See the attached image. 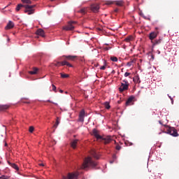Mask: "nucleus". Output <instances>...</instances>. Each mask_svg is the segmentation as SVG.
<instances>
[{
	"instance_id": "f257e3e1",
	"label": "nucleus",
	"mask_w": 179,
	"mask_h": 179,
	"mask_svg": "<svg viewBox=\"0 0 179 179\" xmlns=\"http://www.w3.org/2000/svg\"><path fill=\"white\" fill-rule=\"evenodd\" d=\"M92 135L96 138V139H101V142H103L105 145H107L113 141V138H111V136H101L99 134V131L97 129H94L92 130Z\"/></svg>"
},
{
	"instance_id": "f03ea898",
	"label": "nucleus",
	"mask_w": 179,
	"mask_h": 179,
	"mask_svg": "<svg viewBox=\"0 0 179 179\" xmlns=\"http://www.w3.org/2000/svg\"><path fill=\"white\" fill-rule=\"evenodd\" d=\"M89 167L91 169L97 167V162L94 161L91 157H87L85 159L81 169H88Z\"/></svg>"
},
{
	"instance_id": "7ed1b4c3",
	"label": "nucleus",
	"mask_w": 179,
	"mask_h": 179,
	"mask_svg": "<svg viewBox=\"0 0 179 179\" xmlns=\"http://www.w3.org/2000/svg\"><path fill=\"white\" fill-rule=\"evenodd\" d=\"M36 6L33 5V6H29L28 4L26 5H23V4H18L15 8V10H17V12H19V10H20L21 8H24V13H27V15H33V13H34V9H33V8H35Z\"/></svg>"
},
{
	"instance_id": "20e7f679",
	"label": "nucleus",
	"mask_w": 179,
	"mask_h": 179,
	"mask_svg": "<svg viewBox=\"0 0 179 179\" xmlns=\"http://www.w3.org/2000/svg\"><path fill=\"white\" fill-rule=\"evenodd\" d=\"M129 87V83H128V80H123L120 87H119V92H120V93H122V92H125V90H128Z\"/></svg>"
},
{
	"instance_id": "39448f33",
	"label": "nucleus",
	"mask_w": 179,
	"mask_h": 179,
	"mask_svg": "<svg viewBox=\"0 0 179 179\" xmlns=\"http://www.w3.org/2000/svg\"><path fill=\"white\" fill-rule=\"evenodd\" d=\"M79 173L78 172L69 173L66 176H63V179H78Z\"/></svg>"
},
{
	"instance_id": "423d86ee",
	"label": "nucleus",
	"mask_w": 179,
	"mask_h": 179,
	"mask_svg": "<svg viewBox=\"0 0 179 179\" xmlns=\"http://www.w3.org/2000/svg\"><path fill=\"white\" fill-rule=\"evenodd\" d=\"M75 24H76V22L75 21H70L68 23V25L66 27H64V30H66V31L69 30H73L75 29Z\"/></svg>"
},
{
	"instance_id": "0eeeda50",
	"label": "nucleus",
	"mask_w": 179,
	"mask_h": 179,
	"mask_svg": "<svg viewBox=\"0 0 179 179\" xmlns=\"http://www.w3.org/2000/svg\"><path fill=\"white\" fill-rule=\"evenodd\" d=\"M167 134H169V135H171L172 136H178V133L177 132V129L174 128L168 129Z\"/></svg>"
},
{
	"instance_id": "6e6552de",
	"label": "nucleus",
	"mask_w": 179,
	"mask_h": 179,
	"mask_svg": "<svg viewBox=\"0 0 179 179\" xmlns=\"http://www.w3.org/2000/svg\"><path fill=\"white\" fill-rule=\"evenodd\" d=\"M90 8L92 11H93L94 13H97L100 9V6L99 4H92Z\"/></svg>"
},
{
	"instance_id": "1a4fd4ad",
	"label": "nucleus",
	"mask_w": 179,
	"mask_h": 179,
	"mask_svg": "<svg viewBox=\"0 0 179 179\" xmlns=\"http://www.w3.org/2000/svg\"><path fill=\"white\" fill-rule=\"evenodd\" d=\"M85 110H82L80 113H79V118H78V121H80V122H83L85 121Z\"/></svg>"
},
{
	"instance_id": "9d476101",
	"label": "nucleus",
	"mask_w": 179,
	"mask_h": 179,
	"mask_svg": "<svg viewBox=\"0 0 179 179\" xmlns=\"http://www.w3.org/2000/svg\"><path fill=\"white\" fill-rule=\"evenodd\" d=\"M15 27V24L12 21H9L7 25L6 26V30H10V29H13Z\"/></svg>"
},
{
	"instance_id": "9b49d317",
	"label": "nucleus",
	"mask_w": 179,
	"mask_h": 179,
	"mask_svg": "<svg viewBox=\"0 0 179 179\" xmlns=\"http://www.w3.org/2000/svg\"><path fill=\"white\" fill-rule=\"evenodd\" d=\"M157 34H159V32H151L149 35L150 40L153 41L156 37H157Z\"/></svg>"
},
{
	"instance_id": "f8f14e48",
	"label": "nucleus",
	"mask_w": 179,
	"mask_h": 179,
	"mask_svg": "<svg viewBox=\"0 0 179 179\" xmlns=\"http://www.w3.org/2000/svg\"><path fill=\"white\" fill-rule=\"evenodd\" d=\"M10 108V105H0V111H6V110H9Z\"/></svg>"
},
{
	"instance_id": "ddd939ff",
	"label": "nucleus",
	"mask_w": 179,
	"mask_h": 179,
	"mask_svg": "<svg viewBox=\"0 0 179 179\" xmlns=\"http://www.w3.org/2000/svg\"><path fill=\"white\" fill-rule=\"evenodd\" d=\"M60 65H62V66H65V65H66L69 68H72V66H73L72 64H71V63L68 62V61H66V60L61 62Z\"/></svg>"
},
{
	"instance_id": "4468645a",
	"label": "nucleus",
	"mask_w": 179,
	"mask_h": 179,
	"mask_svg": "<svg viewBox=\"0 0 179 179\" xmlns=\"http://www.w3.org/2000/svg\"><path fill=\"white\" fill-rule=\"evenodd\" d=\"M63 58H65L67 59V61H73L74 59H76L78 58L77 56H72V55H68V56H63Z\"/></svg>"
},
{
	"instance_id": "2eb2a0df",
	"label": "nucleus",
	"mask_w": 179,
	"mask_h": 179,
	"mask_svg": "<svg viewBox=\"0 0 179 179\" xmlns=\"http://www.w3.org/2000/svg\"><path fill=\"white\" fill-rule=\"evenodd\" d=\"M78 142H79V140L76 139L71 141V146L73 149H76V145H78Z\"/></svg>"
},
{
	"instance_id": "dca6fc26",
	"label": "nucleus",
	"mask_w": 179,
	"mask_h": 179,
	"mask_svg": "<svg viewBox=\"0 0 179 179\" xmlns=\"http://www.w3.org/2000/svg\"><path fill=\"white\" fill-rule=\"evenodd\" d=\"M36 34L38 35V36H41V37H44V30H43L42 29H38Z\"/></svg>"
},
{
	"instance_id": "f3484780",
	"label": "nucleus",
	"mask_w": 179,
	"mask_h": 179,
	"mask_svg": "<svg viewBox=\"0 0 179 179\" xmlns=\"http://www.w3.org/2000/svg\"><path fill=\"white\" fill-rule=\"evenodd\" d=\"M135 99V97L134 96H130L126 101V106H130L131 103H132V101H134V99Z\"/></svg>"
},
{
	"instance_id": "a211bd4d",
	"label": "nucleus",
	"mask_w": 179,
	"mask_h": 179,
	"mask_svg": "<svg viewBox=\"0 0 179 179\" xmlns=\"http://www.w3.org/2000/svg\"><path fill=\"white\" fill-rule=\"evenodd\" d=\"M90 155H92L93 157H94V159H99V155L96 153V150H91Z\"/></svg>"
},
{
	"instance_id": "6ab92c4d",
	"label": "nucleus",
	"mask_w": 179,
	"mask_h": 179,
	"mask_svg": "<svg viewBox=\"0 0 179 179\" xmlns=\"http://www.w3.org/2000/svg\"><path fill=\"white\" fill-rule=\"evenodd\" d=\"M8 164H9L13 169H15V170H17V171H18V170H19V166H17V165H16V164L10 163V162H8Z\"/></svg>"
},
{
	"instance_id": "aec40b11",
	"label": "nucleus",
	"mask_w": 179,
	"mask_h": 179,
	"mask_svg": "<svg viewBox=\"0 0 179 179\" xmlns=\"http://www.w3.org/2000/svg\"><path fill=\"white\" fill-rule=\"evenodd\" d=\"M37 72H38V69L34 68L33 71H29L30 75H37Z\"/></svg>"
},
{
	"instance_id": "412c9836",
	"label": "nucleus",
	"mask_w": 179,
	"mask_h": 179,
	"mask_svg": "<svg viewBox=\"0 0 179 179\" xmlns=\"http://www.w3.org/2000/svg\"><path fill=\"white\" fill-rule=\"evenodd\" d=\"M162 41H163V39H162V38H159L158 40L155 41L153 43V45H157L159 44H161Z\"/></svg>"
},
{
	"instance_id": "4be33fe9",
	"label": "nucleus",
	"mask_w": 179,
	"mask_h": 179,
	"mask_svg": "<svg viewBox=\"0 0 179 179\" xmlns=\"http://www.w3.org/2000/svg\"><path fill=\"white\" fill-rule=\"evenodd\" d=\"M114 3H115V5H117V6H122V5H124V1H114Z\"/></svg>"
},
{
	"instance_id": "5701e85b",
	"label": "nucleus",
	"mask_w": 179,
	"mask_h": 179,
	"mask_svg": "<svg viewBox=\"0 0 179 179\" xmlns=\"http://www.w3.org/2000/svg\"><path fill=\"white\" fill-rule=\"evenodd\" d=\"M133 80L134 83H141V79L139 78V76H136Z\"/></svg>"
},
{
	"instance_id": "b1692460",
	"label": "nucleus",
	"mask_w": 179,
	"mask_h": 179,
	"mask_svg": "<svg viewBox=\"0 0 179 179\" xmlns=\"http://www.w3.org/2000/svg\"><path fill=\"white\" fill-rule=\"evenodd\" d=\"M59 121H61L59 117H57L56 122L54 124V128H57V127H58V125H59Z\"/></svg>"
},
{
	"instance_id": "393cba45",
	"label": "nucleus",
	"mask_w": 179,
	"mask_h": 179,
	"mask_svg": "<svg viewBox=\"0 0 179 179\" xmlns=\"http://www.w3.org/2000/svg\"><path fill=\"white\" fill-rule=\"evenodd\" d=\"M114 3V1L111 0H108L105 1V5H113Z\"/></svg>"
},
{
	"instance_id": "a878e982",
	"label": "nucleus",
	"mask_w": 179,
	"mask_h": 179,
	"mask_svg": "<svg viewBox=\"0 0 179 179\" xmlns=\"http://www.w3.org/2000/svg\"><path fill=\"white\" fill-rule=\"evenodd\" d=\"M104 106H105V108H106L107 110H110V103H108V102H105V103H104Z\"/></svg>"
},
{
	"instance_id": "bb28decb",
	"label": "nucleus",
	"mask_w": 179,
	"mask_h": 179,
	"mask_svg": "<svg viewBox=\"0 0 179 179\" xmlns=\"http://www.w3.org/2000/svg\"><path fill=\"white\" fill-rule=\"evenodd\" d=\"M60 75H61V78H62L63 79H65L66 78H69V74L60 73Z\"/></svg>"
},
{
	"instance_id": "cd10ccee",
	"label": "nucleus",
	"mask_w": 179,
	"mask_h": 179,
	"mask_svg": "<svg viewBox=\"0 0 179 179\" xmlns=\"http://www.w3.org/2000/svg\"><path fill=\"white\" fill-rule=\"evenodd\" d=\"M0 179H10V176L3 175L0 177Z\"/></svg>"
},
{
	"instance_id": "c85d7f7f",
	"label": "nucleus",
	"mask_w": 179,
	"mask_h": 179,
	"mask_svg": "<svg viewBox=\"0 0 179 179\" xmlns=\"http://www.w3.org/2000/svg\"><path fill=\"white\" fill-rule=\"evenodd\" d=\"M110 59L113 62H117L118 61V58H117L116 57H110Z\"/></svg>"
},
{
	"instance_id": "c756f323",
	"label": "nucleus",
	"mask_w": 179,
	"mask_h": 179,
	"mask_svg": "<svg viewBox=\"0 0 179 179\" xmlns=\"http://www.w3.org/2000/svg\"><path fill=\"white\" fill-rule=\"evenodd\" d=\"M22 2H23V3H29V4L31 3V1L30 0H22Z\"/></svg>"
},
{
	"instance_id": "7c9ffc66",
	"label": "nucleus",
	"mask_w": 179,
	"mask_h": 179,
	"mask_svg": "<svg viewBox=\"0 0 179 179\" xmlns=\"http://www.w3.org/2000/svg\"><path fill=\"white\" fill-rule=\"evenodd\" d=\"M131 40H132L131 36L130 37H127L124 39L125 41H127V43H129L131 41Z\"/></svg>"
},
{
	"instance_id": "2f4dec72",
	"label": "nucleus",
	"mask_w": 179,
	"mask_h": 179,
	"mask_svg": "<svg viewBox=\"0 0 179 179\" xmlns=\"http://www.w3.org/2000/svg\"><path fill=\"white\" fill-rule=\"evenodd\" d=\"M79 12H80V13L85 15V13H86V9L82 8Z\"/></svg>"
},
{
	"instance_id": "473e14b6",
	"label": "nucleus",
	"mask_w": 179,
	"mask_h": 179,
	"mask_svg": "<svg viewBox=\"0 0 179 179\" xmlns=\"http://www.w3.org/2000/svg\"><path fill=\"white\" fill-rule=\"evenodd\" d=\"M133 63H134V62L131 61V62H127V66H131Z\"/></svg>"
},
{
	"instance_id": "72a5a7b5",
	"label": "nucleus",
	"mask_w": 179,
	"mask_h": 179,
	"mask_svg": "<svg viewBox=\"0 0 179 179\" xmlns=\"http://www.w3.org/2000/svg\"><path fill=\"white\" fill-rule=\"evenodd\" d=\"M52 91H53V92H56V90H57V87H55V86L54 85V84L52 85Z\"/></svg>"
},
{
	"instance_id": "f704fd0d",
	"label": "nucleus",
	"mask_w": 179,
	"mask_h": 179,
	"mask_svg": "<svg viewBox=\"0 0 179 179\" xmlns=\"http://www.w3.org/2000/svg\"><path fill=\"white\" fill-rule=\"evenodd\" d=\"M116 150H121V147L120 145H116V148H115Z\"/></svg>"
},
{
	"instance_id": "c9c22d12",
	"label": "nucleus",
	"mask_w": 179,
	"mask_h": 179,
	"mask_svg": "<svg viewBox=\"0 0 179 179\" xmlns=\"http://www.w3.org/2000/svg\"><path fill=\"white\" fill-rule=\"evenodd\" d=\"M33 131H34V127H29V132H33Z\"/></svg>"
},
{
	"instance_id": "e433bc0d",
	"label": "nucleus",
	"mask_w": 179,
	"mask_h": 179,
	"mask_svg": "<svg viewBox=\"0 0 179 179\" xmlns=\"http://www.w3.org/2000/svg\"><path fill=\"white\" fill-rule=\"evenodd\" d=\"M61 65V62H58L56 64H55V66H59Z\"/></svg>"
},
{
	"instance_id": "4c0bfd02",
	"label": "nucleus",
	"mask_w": 179,
	"mask_h": 179,
	"mask_svg": "<svg viewBox=\"0 0 179 179\" xmlns=\"http://www.w3.org/2000/svg\"><path fill=\"white\" fill-rule=\"evenodd\" d=\"M129 75H131V73L126 72V73H124L125 78L129 76Z\"/></svg>"
},
{
	"instance_id": "58836bf2",
	"label": "nucleus",
	"mask_w": 179,
	"mask_h": 179,
	"mask_svg": "<svg viewBox=\"0 0 179 179\" xmlns=\"http://www.w3.org/2000/svg\"><path fill=\"white\" fill-rule=\"evenodd\" d=\"M100 69H101V71H104V70L106 69V65L101 66V67H100Z\"/></svg>"
},
{
	"instance_id": "ea45409f",
	"label": "nucleus",
	"mask_w": 179,
	"mask_h": 179,
	"mask_svg": "<svg viewBox=\"0 0 179 179\" xmlns=\"http://www.w3.org/2000/svg\"><path fill=\"white\" fill-rule=\"evenodd\" d=\"M143 17L146 20H150V18H148V17L143 15Z\"/></svg>"
},
{
	"instance_id": "a19ab883",
	"label": "nucleus",
	"mask_w": 179,
	"mask_h": 179,
	"mask_svg": "<svg viewBox=\"0 0 179 179\" xmlns=\"http://www.w3.org/2000/svg\"><path fill=\"white\" fill-rule=\"evenodd\" d=\"M169 99L171 100V103H172V104H173V103H174V100L173 99V98H171V96H169Z\"/></svg>"
},
{
	"instance_id": "79ce46f5",
	"label": "nucleus",
	"mask_w": 179,
	"mask_h": 179,
	"mask_svg": "<svg viewBox=\"0 0 179 179\" xmlns=\"http://www.w3.org/2000/svg\"><path fill=\"white\" fill-rule=\"evenodd\" d=\"M169 99L171 100V103H172V104H173V103H174V100L173 99V98H171V96H169Z\"/></svg>"
},
{
	"instance_id": "37998d69",
	"label": "nucleus",
	"mask_w": 179,
	"mask_h": 179,
	"mask_svg": "<svg viewBox=\"0 0 179 179\" xmlns=\"http://www.w3.org/2000/svg\"><path fill=\"white\" fill-rule=\"evenodd\" d=\"M3 142H4V146H6V147L8 146V143H6V141H5Z\"/></svg>"
},
{
	"instance_id": "c03bdc74",
	"label": "nucleus",
	"mask_w": 179,
	"mask_h": 179,
	"mask_svg": "<svg viewBox=\"0 0 179 179\" xmlns=\"http://www.w3.org/2000/svg\"><path fill=\"white\" fill-rule=\"evenodd\" d=\"M115 12L117 13L118 12V8L115 9Z\"/></svg>"
},
{
	"instance_id": "a18cd8bd",
	"label": "nucleus",
	"mask_w": 179,
	"mask_h": 179,
	"mask_svg": "<svg viewBox=\"0 0 179 179\" xmlns=\"http://www.w3.org/2000/svg\"><path fill=\"white\" fill-rule=\"evenodd\" d=\"M59 92H60V93H64V90H60Z\"/></svg>"
},
{
	"instance_id": "49530a36",
	"label": "nucleus",
	"mask_w": 179,
	"mask_h": 179,
	"mask_svg": "<svg viewBox=\"0 0 179 179\" xmlns=\"http://www.w3.org/2000/svg\"><path fill=\"white\" fill-rule=\"evenodd\" d=\"M112 73H115V71H112Z\"/></svg>"
},
{
	"instance_id": "de8ad7c7",
	"label": "nucleus",
	"mask_w": 179,
	"mask_h": 179,
	"mask_svg": "<svg viewBox=\"0 0 179 179\" xmlns=\"http://www.w3.org/2000/svg\"><path fill=\"white\" fill-rule=\"evenodd\" d=\"M159 123L161 125H162V121H160V120L159 121Z\"/></svg>"
},
{
	"instance_id": "09e8293b",
	"label": "nucleus",
	"mask_w": 179,
	"mask_h": 179,
	"mask_svg": "<svg viewBox=\"0 0 179 179\" xmlns=\"http://www.w3.org/2000/svg\"><path fill=\"white\" fill-rule=\"evenodd\" d=\"M39 166H44V164H40Z\"/></svg>"
},
{
	"instance_id": "8fccbe9b",
	"label": "nucleus",
	"mask_w": 179,
	"mask_h": 179,
	"mask_svg": "<svg viewBox=\"0 0 179 179\" xmlns=\"http://www.w3.org/2000/svg\"><path fill=\"white\" fill-rule=\"evenodd\" d=\"M48 103H52L51 101H50V100H48Z\"/></svg>"
},
{
	"instance_id": "3c124183",
	"label": "nucleus",
	"mask_w": 179,
	"mask_h": 179,
	"mask_svg": "<svg viewBox=\"0 0 179 179\" xmlns=\"http://www.w3.org/2000/svg\"><path fill=\"white\" fill-rule=\"evenodd\" d=\"M106 50H110V48H106Z\"/></svg>"
},
{
	"instance_id": "603ef678",
	"label": "nucleus",
	"mask_w": 179,
	"mask_h": 179,
	"mask_svg": "<svg viewBox=\"0 0 179 179\" xmlns=\"http://www.w3.org/2000/svg\"><path fill=\"white\" fill-rule=\"evenodd\" d=\"M54 1H55V0H51L52 2H54Z\"/></svg>"
},
{
	"instance_id": "864d4df0",
	"label": "nucleus",
	"mask_w": 179,
	"mask_h": 179,
	"mask_svg": "<svg viewBox=\"0 0 179 179\" xmlns=\"http://www.w3.org/2000/svg\"><path fill=\"white\" fill-rule=\"evenodd\" d=\"M113 157L115 158V155H113Z\"/></svg>"
},
{
	"instance_id": "5fc2aeb1",
	"label": "nucleus",
	"mask_w": 179,
	"mask_h": 179,
	"mask_svg": "<svg viewBox=\"0 0 179 179\" xmlns=\"http://www.w3.org/2000/svg\"><path fill=\"white\" fill-rule=\"evenodd\" d=\"M9 77H10V74H9Z\"/></svg>"
},
{
	"instance_id": "6e6d98bb",
	"label": "nucleus",
	"mask_w": 179,
	"mask_h": 179,
	"mask_svg": "<svg viewBox=\"0 0 179 179\" xmlns=\"http://www.w3.org/2000/svg\"><path fill=\"white\" fill-rule=\"evenodd\" d=\"M68 93V92H66V94H67Z\"/></svg>"
},
{
	"instance_id": "4d7b16f0",
	"label": "nucleus",
	"mask_w": 179,
	"mask_h": 179,
	"mask_svg": "<svg viewBox=\"0 0 179 179\" xmlns=\"http://www.w3.org/2000/svg\"><path fill=\"white\" fill-rule=\"evenodd\" d=\"M164 127H167V125H164Z\"/></svg>"
},
{
	"instance_id": "13d9d810",
	"label": "nucleus",
	"mask_w": 179,
	"mask_h": 179,
	"mask_svg": "<svg viewBox=\"0 0 179 179\" xmlns=\"http://www.w3.org/2000/svg\"><path fill=\"white\" fill-rule=\"evenodd\" d=\"M132 145V143H130V145Z\"/></svg>"
},
{
	"instance_id": "bf43d9fd",
	"label": "nucleus",
	"mask_w": 179,
	"mask_h": 179,
	"mask_svg": "<svg viewBox=\"0 0 179 179\" xmlns=\"http://www.w3.org/2000/svg\"><path fill=\"white\" fill-rule=\"evenodd\" d=\"M110 163H113V162H110Z\"/></svg>"
}]
</instances>
